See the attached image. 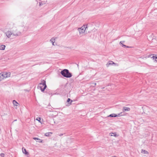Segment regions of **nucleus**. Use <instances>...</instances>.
Here are the masks:
<instances>
[{"label": "nucleus", "instance_id": "obj_23", "mask_svg": "<svg viewBox=\"0 0 157 157\" xmlns=\"http://www.w3.org/2000/svg\"><path fill=\"white\" fill-rule=\"evenodd\" d=\"M0 155L2 157H4V154L3 153H1L0 154Z\"/></svg>", "mask_w": 157, "mask_h": 157}, {"label": "nucleus", "instance_id": "obj_21", "mask_svg": "<svg viewBox=\"0 0 157 157\" xmlns=\"http://www.w3.org/2000/svg\"><path fill=\"white\" fill-rule=\"evenodd\" d=\"M122 112H121L120 113H118L117 115V117H120L121 116H122V115L121 114Z\"/></svg>", "mask_w": 157, "mask_h": 157}, {"label": "nucleus", "instance_id": "obj_4", "mask_svg": "<svg viewBox=\"0 0 157 157\" xmlns=\"http://www.w3.org/2000/svg\"><path fill=\"white\" fill-rule=\"evenodd\" d=\"M87 25H84L81 28H78V30L79 31L80 34H83L85 32L86 28H87Z\"/></svg>", "mask_w": 157, "mask_h": 157}, {"label": "nucleus", "instance_id": "obj_19", "mask_svg": "<svg viewBox=\"0 0 157 157\" xmlns=\"http://www.w3.org/2000/svg\"><path fill=\"white\" fill-rule=\"evenodd\" d=\"M13 103L14 105L16 106H17V104H18V103L15 100L13 101Z\"/></svg>", "mask_w": 157, "mask_h": 157}, {"label": "nucleus", "instance_id": "obj_1", "mask_svg": "<svg viewBox=\"0 0 157 157\" xmlns=\"http://www.w3.org/2000/svg\"><path fill=\"white\" fill-rule=\"evenodd\" d=\"M47 87V86L46 84V81L44 80H41V82L38 86L37 88L38 89H40L42 92H44Z\"/></svg>", "mask_w": 157, "mask_h": 157}, {"label": "nucleus", "instance_id": "obj_18", "mask_svg": "<svg viewBox=\"0 0 157 157\" xmlns=\"http://www.w3.org/2000/svg\"><path fill=\"white\" fill-rule=\"evenodd\" d=\"M141 152L144 154H148V152L147 151H146L144 150H143V149L142 150Z\"/></svg>", "mask_w": 157, "mask_h": 157}, {"label": "nucleus", "instance_id": "obj_5", "mask_svg": "<svg viewBox=\"0 0 157 157\" xmlns=\"http://www.w3.org/2000/svg\"><path fill=\"white\" fill-rule=\"evenodd\" d=\"M4 75V77L6 78L10 76L11 73L10 72H3Z\"/></svg>", "mask_w": 157, "mask_h": 157}, {"label": "nucleus", "instance_id": "obj_26", "mask_svg": "<svg viewBox=\"0 0 157 157\" xmlns=\"http://www.w3.org/2000/svg\"><path fill=\"white\" fill-rule=\"evenodd\" d=\"M40 117H37V118L36 119V120L39 121L40 122Z\"/></svg>", "mask_w": 157, "mask_h": 157}, {"label": "nucleus", "instance_id": "obj_12", "mask_svg": "<svg viewBox=\"0 0 157 157\" xmlns=\"http://www.w3.org/2000/svg\"><path fill=\"white\" fill-rule=\"evenodd\" d=\"M6 46L4 45H0V50H3L5 49Z\"/></svg>", "mask_w": 157, "mask_h": 157}, {"label": "nucleus", "instance_id": "obj_14", "mask_svg": "<svg viewBox=\"0 0 157 157\" xmlns=\"http://www.w3.org/2000/svg\"><path fill=\"white\" fill-rule=\"evenodd\" d=\"M117 114H114V113H113L112 114H111L109 115L108 117H117Z\"/></svg>", "mask_w": 157, "mask_h": 157}, {"label": "nucleus", "instance_id": "obj_8", "mask_svg": "<svg viewBox=\"0 0 157 157\" xmlns=\"http://www.w3.org/2000/svg\"><path fill=\"white\" fill-rule=\"evenodd\" d=\"M0 77H1V79L2 80L4 78H5L3 72H2L0 73Z\"/></svg>", "mask_w": 157, "mask_h": 157}, {"label": "nucleus", "instance_id": "obj_22", "mask_svg": "<svg viewBox=\"0 0 157 157\" xmlns=\"http://www.w3.org/2000/svg\"><path fill=\"white\" fill-rule=\"evenodd\" d=\"M122 46L124 48H129V47L128 46H127L125 45H124V44H122Z\"/></svg>", "mask_w": 157, "mask_h": 157}, {"label": "nucleus", "instance_id": "obj_29", "mask_svg": "<svg viewBox=\"0 0 157 157\" xmlns=\"http://www.w3.org/2000/svg\"><path fill=\"white\" fill-rule=\"evenodd\" d=\"M63 134L60 133V134L59 135V136H63Z\"/></svg>", "mask_w": 157, "mask_h": 157}, {"label": "nucleus", "instance_id": "obj_7", "mask_svg": "<svg viewBox=\"0 0 157 157\" xmlns=\"http://www.w3.org/2000/svg\"><path fill=\"white\" fill-rule=\"evenodd\" d=\"M152 55L153 56L151 57V58H153V59H155V61L157 62V56H156V55H155V56H154V55H155L154 54H151L149 55V56H151Z\"/></svg>", "mask_w": 157, "mask_h": 157}, {"label": "nucleus", "instance_id": "obj_11", "mask_svg": "<svg viewBox=\"0 0 157 157\" xmlns=\"http://www.w3.org/2000/svg\"><path fill=\"white\" fill-rule=\"evenodd\" d=\"M22 152L25 155L29 154V153L26 150L25 148H22Z\"/></svg>", "mask_w": 157, "mask_h": 157}, {"label": "nucleus", "instance_id": "obj_25", "mask_svg": "<svg viewBox=\"0 0 157 157\" xmlns=\"http://www.w3.org/2000/svg\"><path fill=\"white\" fill-rule=\"evenodd\" d=\"M125 42V41H121L120 42V44H121V45H122V44H123V43H124Z\"/></svg>", "mask_w": 157, "mask_h": 157}, {"label": "nucleus", "instance_id": "obj_2", "mask_svg": "<svg viewBox=\"0 0 157 157\" xmlns=\"http://www.w3.org/2000/svg\"><path fill=\"white\" fill-rule=\"evenodd\" d=\"M60 73L63 76L67 78H70L72 76L71 73L69 72L68 70L66 69L62 71Z\"/></svg>", "mask_w": 157, "mask_h": 157}, {"label": "nucleus", "instance_id": "obj_20", "mask_svg": "<svg viewBox=\"0 0 157 157\" xmlns=\"http://www.w3.org/2000/svg\"><path fill=\"white\" fill-rule=\"evenodd\" d=\"M110 136H115V137L116 136H117V135L115 133H110L109 134Z\"/></svg>", "mask_w": 157, "mask_h": 157}, {"label": "nucleus", "instance_id": "obj_13", "mask_svg": "<svg viewBox=\"0 0 157 157\" xmlns=\"http://www.w3.org/2000/svg\"><path fill=\"white\" fill-rule=\"evenodd\" d=\"M67 102H68V104H69L70 105H71V104L72 101L70 98H68L67 99Z\"/></svg>", "mask_w": 157, "mask_h": 157}, {"label": "nucleus", "instance_id": "obj_24", "mask_svg": "<svg viewBox=\"0 0 157 157\" xmlns=\"http://www.w3.org/2000/svg\"><path fill=\"white\" fill-rule=\"evenodd\" d=\"M125 42V41H121L120 42V44H121V45H122V44H123V43H124Z\"/></svg>", "mask_w": 157, "mask_h": 157}, {"label": "nucleus", "instance_id": "obj_16", "mask_svg": "<svg viewBox=\"0 0 157 157\" xmlns=\"http://www.w3.org/2000/svg\"><path fill=\"white\" fill-rule=\"evenodd\" d=\"M52 134V133L51 132H47L45 134V136H50Z\"/></svg>", "mask_w": 157, "mask_h": 157}, {"label": "nucleus", "instance_id": "obj_30", "mask_svg": "<svg viewBox=\"0 0 157 157\" xmlns=\"http://www.w3.org/2000/svg\"><path fill=\"white\" fill-rule=\"evenodd\" d=\"M1 77H0V82L2 81V80L1 79Z\"/></svg>", "mask_w": 157, "mask_h": 157}, {"label": "nucleus", "instance_id": "obj_15", "mask_svg": "<svg viewBox=\"0 0 157 157\" xmlns=\"http://www.w3.org/2000/svg\"><path fill=\"white\" fill-rule=\"evenodd\" d=\"M45 92L48 94L49 95L52 94V91L50 90H47Z\"/></svg>", "mask_w": 157, "mask_h": 157}, {"label": "nucleus", "instance_id": "obj_10", "mask_svg": "<svg viewBox=\"0 0 157 157\" xmlns=\"http://www.w3.org/2000/svg\"><path fill=\"white\" fill-rule=\"evenodd\" d=\"M115 64V63H114L112 61H109L108 63H107L106 65V66L107 67H108L110 65H112V64Z\"/></svg>", "mask_w": 157, "mask_h": 157}, {"label": "nucleus", "instance_id": "obj_17", "mask_svg": "<svg viewBox=\"0 0 157 157\" xmlns=\"http://www.w3.org/2000/svg\"><path fill=\"white\" fill-rule=\"evenodd\" d=\"M50 41L52 43L53 45H54V43L55 41V39L53 38H52L50 40Z\"/></svg>", "mask_w": 157, "mask_h": 157}, {"label": "nucleus", "instance_id": "obj_28", "mask_svg": "<svg viewBox=\"0 0 157 157\" xmlns=\"http://www.w3.org/2000/svg\"><path fill=\"white\" fill-rule=\"evenodd\" d=\"M42 5H43V3H42V2H39V5L40 6H41Z\"/></svg>", "mask_w": 157, "mask_h": 157}, {"label": "nucleus", "instance_id": "obj_3", "mask_svg": "<svg viewBox=\"0 0 157 157\" xmlns=\"http://www.w3.org/2000/svg\"><path fill=\"white\" fill-rule=\"evenodd\" d=\"M6 34L8 38H10L11 35L15 36H20L21 34V33L20 32H18L17 33L14 34L11 31H8L6 32Z\"/></svg>", "mask_w": 157, "mask_h": 157}, {"label": "nucleus", "instance_id": "obj_9", "mask_svg": "<svg viewBox=\"0 0 157 157\" xmlns=\"http://www.w3.org/2000/svg\"><path fill=\"white\" fill-rule=\"evenodd\" d=\"M33 139L35 140H36L37 142H38L40 143H42V140L40 139L39 138L37 137H33Z\"/></svg>", "mask_w": 157, "mask_h": 157}, {"label": "nucleus", "instance_id": "obj_6", "mask_svg": "<svg viewBox=\"0 0 157 157\" xmlns=\"http://www.w3.org/2000/svg\"><path fill=\"white\" fill-rule=\"evenodd\" d=\"M130 108L128 107H123V112L128 111H130Z\"/></svg>", "mask_w": 157, "mask_h": 157}, {"label": "nucleus", "instance_id": "obj_27", "mask_svg": "<svg viewBox=\"0 0 157 157\" xmlns=\"http://www.w3.org/2000/svg\"><path fill=\"white\" fill-rule=\"evenodd\" d=\"M92 84H93V86H95L96 85V83L95 82H93V83H92Z\"/></svg>", "mask_w": 157, "mask_h": 157}]
</instances>
